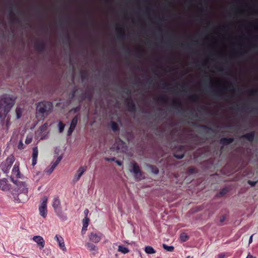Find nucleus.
Segmentation results:
<instances>
[{
    "mask_svg": "<svg viewBox=\"0 0 258 258\" xmlns=\"http://www.w3.org/2000/svg\"><path fill=\"white\" fill-rule=\"evenodd\" d=\"M11 181L17 185L15 192L12 191L14 198L20 203H24L27 201L29 199L27 184L25 182L14 180L13 178H11Z\"/></svg>",
    "mask_w": 258,
    "mask_h": 258,
    "instance_id": "1",
    "label": "nucleus"
},
{
    "mask_svg": "<svg viewBox=\"0 0 258 258\" xmlns=\"http://www.w3.org/2000/svg\"><path fill=\"white\" fill-rule=\"evenodd\" d=\"M15 102V98L8 94L3 95L0 98V119L5 118Z\"/></svg>",
    "mask_w": 258,
    "mask_h": 258,
    "instance_id": "2",
    "label": "nucleus"
},
{
    "mask_svg": "<svg viewBox=\"0 0 258 258\" xmlns=\"http://www.w3.org/2000/svg\"><path fill=\"white\" fill-rule=\"evenodd\" d=\"M53 105L50 101H43L36 104V114L40 119H44L52 110Z\"/></svg>",
    "mask_w": 258,
    "mask_h": 258,
    "instance_id": "3",
    "label": "nucleus"
},
{
    "mask_svg": "<svg viewBox=\"0 0 258 258\" xmlns=\"http://www.w3.org/2000/svg\"><path fill=\"white\" fill-rule=\"evenodd\" d=\"M52 206L53 207L54 212L56 215L62 221L67 219L66 214L63 212L62 207L61 206L60 201L58 197H55L52 202Z\"/></svg>",
    "mask_w": 258,
    "mask_h": 258,
    "instance_id": "4",
    "label": "nucleus"
},
{
    "mask_svg": "<svg viewBox=\"0 0 258 258\" xmlns=\"http://www.w3.org/2000/svg\"><path fill=\"white\" fill-rule=\"evenodd\" d=\"M14 161L15 159L13 156L8 157L4 162L0 164L1 170L3 173L7 174L9 173Z\"/></svg>",
    "mask_w": 258,
    "mask_h": 258,
    "instance_id": "5",
    "label": "nucleus"
},
{
    "mask_svg": "<svg viewBox=\"0 0 258 258\" xmlns=\"http://www.w3.org/2000/svg\"><path fill=\"white\" fill-rule=\"evenodd\" d=\"M48 199L46 197H44L42 199V202L39 207L40 215L43 218H45L47 215V202Z\"/></svg>",
    "mask_w": 258,
    "mask_h": 258,
    "instance_id": "6",
    "label": "nucleus"
},
{
    "mask_svg": "<svg viewBox=\"0 0 258 258\" xmlns=\"http://www.w3.org/2000/svg\"><path fill=\"white\" fill-rule=\"evenodd\" d=\"M130 164L132 165V170L131 172H134L135 174L136 179L141 180L142 176V171L138 164L135 162H131Z\"/></svg>",
    "mask_w": 258,
    "mask_h": 258,
    "instance_id": "7",
    "label": "nucleus"
},
{
    "mask_svg": "<svg viewBox=\"0 0 258 258\" xmlns=\"http://www.w3.org/2000/svg\"><path fill=\"white\" fill-rule=\"evenodd\" d=\"M114 146L116 148L117 151L119 152H123L126 149V145L125 143L120 139L116 140Z\"/></svg>",
    "mask_w": 258,
    "mask_h": 258,
    "instance_id": "8",
    "label": "nucleus"
},
{
    "mask_svg": "<svg viewBox=\"0 0 258 258\" xmlns=\"http://www.w3.org/2000/svg\"><path fill=\"white\" fill-rule=\"evenodd\" d=\"M125 103L127 107V110L129 112L134 113L136 111V105L131 97L126 99Z\"/></svg>",
    "mask_w": 258,
    "mask_h": 258,
    "instance_id": "9",
    "label": "nucleus"
},
{
    "mask_svg": "<svg viewBox=\"0 0 258 258\" xmlns=\"http://www.w3.org/2000/svg\"><path fill=\"white\" fill-rule=\"evenodd\" d=\"M32 239L38 245L40 249H42L45 246V241L43 238L41 236H34L33 237Z\"/></svg>",
    "mask_w": 258,
    "mask_h": 258,
    "instance_id": "10",
    "label": "nucleus"
},
{
    "mask_svg": "<svg viewBox=\"0 0 258 258\" xmlns=\"http://www.w3.org/2000/svg\"><path fill=\"white\" fill-rule=\"evenodd\" d=\"M10 188V184L8 183V180L4 178L0 179V189L6 191Z\"/></svg>",
    "mask_w": 258,
    "mask_h": 258,
    "instance_id": "11",
    "label": "nucleus"
},
{
    "mask_svg": "<svg viewBox=\"0 0 258 258\" xmlns=\"http://www.w3.org/2000/svg\"><path fill=\"white\" fill-rule=\"evenodd\" d=\"M102 234L96 233H91L89 235L90 240L95 243H98L102 238Z\"/></svg>",
    "mask_w": 258,
    "mask_h": 258,
    "instance_id": "12",
    "label": "nucleus"
},
{
    "mask_svg": "<svg viewBox=\"0 0 258 258\" xmlns=\"http://www.w3.org/2000/svg\"><path fill=\"white\" fill-rule=\"evenodd\" d=\"M54 239L57 241L59 245V247L63 250L66 251L67 249L65 247L63 238L59 235H56Z\"/></svg>",
    "mask_w": 258,
    "mask_h": 258,
    "instance_id": "13",
    "label": "nucleus"
},
{
    "mask_svg": "<svg viewBox=\"0 0 258 258\" xmlns=\"http://www.w3.org/2000/svg\"><path fill=\"white\" fill-rule=\"evenodd\" d=\"M62 159V157L61 156H58L55 161L51 165L50 167H49L48 169L46 170V172L48 174H51L55 168L57 166L59 163L60 162Z\"/></svg>",
    "mask_w": 258,
    "mask_h": 258,
    "instance_id": "14",
    "label": "nucleus"
},
{
    "mask_svg": "<svg viewBox=\"0 0 258 258\" xmlns=\"http://www.w3.org/2000/svg\"><path fill=\"white\" fill-rule=\"evenodd\" d=\"M34 47L36 50L39 52H42L46 48V44L43 41H38L35 43Z\"/></svg>",
    "mask_w": 258,
    "mask_h": 258,
    "instance_id": "15",
    "label": "nucleus"
},
{
    "mask_svg": "<svg viewBox=\"0 0 258 258\" xmlns=\"http://www.w3.org/2000/svg\"><path fill=\"white\" fill-rule=\"evenodd\" d=\"M254 136L255 132L254 131H252L241 136V138L246 139L249 142H252L254 140Z\"/></svg>",
    "mask_w": 258,
    "mask_h": 258,
    "instance_id": "16",
    "label": "nucleus"
},
{
    "mask_svg": "<svg viewBox=\"0 0 258 258\" xmlns=\"http://www.w3.org/2000/svg\"><path fill=\"white\" fill-rule=\"evenodd\" d=\"M38 154V150L37 147H35L33 148V152H32V165L33 166H35L37 163V159Z\"/></svg>",
    "mask_w": 258,
    "mask_h": 258,
    "instance_id": "17",
    "label": "nucleus"
},
{
    "mask_svg": "<svg viewBox=\"0 0 258 258\" xmlns=\"http://www.w3.org/2000/svg\"><path fill=\"white\" fill-rule=\"evenodd\" d=\"M234 141V139L233 138H222L220 140V144L226 146L229 145L232 143Z\"/></svg>",
    "mask_w": 258,
    "mask_h": 258,
    "instance_id": "18",
    "label": "nucleus"
},
{
    "mask_svg": "<svg viewBox=\"0 0 258 258\" xmlns=\"http://www.w3.org/2000/svg\"><path fill=\"white\" fill-rule=\"evenodd\" d=\"M172 108L175 110H182L183 105L181 102L178 100H174L172 101Z\"/></svg>",
    "mask_w": 258,
    "mask_h": 258,
    "instance_id": "19",
    "label": "nucleus"
},
{
    "mask_svg": "<svg viewBox=\"0 0 258 258\" xmlns=\"http://www.w3.org/2000/svg\"><path fill=\"white\" fill-rule=\"evenodd\" d=\"M86 168L87 167L84 166H81L79 168V169L77 171V174L76 175L75 177L76 181H78L80 179V177L86 170Z\"/></svg>",
    "mask_w": 258,
    "mask_h": 258,
    "instance_id": "20",
    "label": "nucleus"
},
{
    "mask_svg": "<svg viewBox=\"0 0 258 258\" xmlns=\"http://www.w3.org/2000/svg\"><path fill=\"white\" fill-rule=\"evenodd\" d=\"M233 88V86L231 84L230 85H229L228 87H225L223 89L218 88L216 90H215L213 92V95L214 96L221 97L222 95V91L223 89H227L228 88Z\"/></svg>",
    "mask_w": 258,
    "mask_h": 258,
    "instance_id": "21",
    "label": "nucleus"
},
{
    "mask_svg": "<svg viewBox=\"0 0 258 258\" xmlns=\"http://www.w3.org/2000/svg\"><path fill=\"white\" fill-rule=\"evenodd\" d=\"M12 174L15 176L16 178H20V171L19 170V166L15 164L12 169Z\"/></svg>",
    "mask_w": 258,
    "mask_h": 258,
    "instance_id": "22",
    "label": "nucleus"
},
{
    "mask_svg": "<svg viewBox=\"0 0 258 258\" xmlns=\"http://www.w3.org/2000/svg\"><path fill=\"white\" fill-rule=\"evenodd\" d=\"M116 30L117 32V37L118 39H123L125 38V35L124 31L118 27L116 28Z\"/></svg>",
    "mask_w": 258,
    "mask_h": 258,
    "instance_id": "23",
    "label": "nucleus"
},
{
    "mask_svg": "<svg viewBox=\"0 0 258 258\" xmlns=\"http://www.w3.org/2000/svg\"><path fill=\"white\" fill-rule=\"evenodd\" d=\"M80 97L82 98V100H85L86 99H88L89 101H91L93 97V94L91 92H88L82 94Z\"/></svg>",
    "mask_w": 258,
    "mask_h": 258,
    "instance_id": "24",
    "label": "nucleus"
},
{
    "mask_svg": "<svg viewBox=\"0 0 258 258\" xmlns=\"http://www.w3.org/2000/svg\"><path fill=\"white\" fill-rule=\"evenodd\" d=\"M9 15L10 16V19H11V21L12 22L17 23H19V22H20L19 19L15 17V14H14V13L12 10H10Z\"/></svg>",
    "mask_w": 258,
    "mask_h": 258,
    "instance_id": "25",
    "label": "nucleus"
},
{
    "mask_svg": "<svg viewBox=\"0 0 258 258\" xmlns=\"http://www.w3.org/2000/svg\"><path fill=\"white\" fill-rule=\"evenodd\" d=\"M89 218L87 217H85V218L83 220V228H82V231H86L87 228L89 225Z\"/></svg>",
    "mask_w": 258,
    "mask_h": 258,
    "instance_id": "26",
    "label": "nucleus"
},
{
    "mask_svg": "<svg viewBox=\"0 0 258 258\" xmlns=\"http://www.w3.org/2000/svg\"><path fill=\"white\" fill-rule=\"evenodd\" d=\"M86 246L90 251H97L98 250L97 247L92 243L88 242L86 244Z\"/></svg>",
    "mask_w": 258,
    "mask_h": 258,
    "instance_id": "27",
    "label": "nucleus"
},
{
    "mask_svg": "<svg viewBox=\"0 0 258 258\" xmlns=\"http://www.w3.org/2000/svg\"><path fill=\"white\" fill-rule=\"evenodd\" d=\"M145 251L147 254H154L156 252L155 250L151 246H147L145 247Z\"/></svg>",
    "mask_w": 258,
    "mask_h": 258,
    "instance_id": "28",
    "label": "nucleus"
},
{
    "mask_svg": "<svg viewBox=\"0 0 258 258\" xmlns=\"http://www.w3.org/2000/svg\"><path fill=\"white\" fill-rule=\"evenodd\" d=\"M118 251L119 252H121V253H122L123 254L127 253L130 251L128 248L124 247L123 245H121L118 246Z\"/></svg>",
    "mask_w": 258,
    "mask_h": 258,
    "instance_id": "29",
    "label": "nucleus"
},
{
    "mask_svg": "<svg viewBox=\"0 0 258 258\" xmlns=\"http://www.w3.org/2000/svg\"><path fill=\"white\" fill-rule=\"evenodd\" d=\"M189 99L192 102L198 103L199 102V97L196 94H193L189 96Z\"/></svg>",
    "mask_w": 258,
    "mask_h": 258,
    "instance_id": "30",
    "label": "nucleus"
},
{
    "mask_svg": "<svg viewBox=\"0 0 258 258\" xmlns=\"http://www.w3.org/2000/svg\"><path fill=\"white\" fill-rule=\"evenodd\" d=\"M78 116L76 115L75 117H74L72 119L71 122L70 126L72 127H73L74 128H76V125L78 123Z\"/></svg>",
    "mask_w": 258,
    "mask_h": 258,
    "instance_id": "31",
    "label": "nucleus"
},
{
    "mask_svg": "<svg viewBox=\"0 0 258 258\" xmlns=\"http://www.w3.org/2000/svg\"><path fill=\"white\" fill-rule=\"evenodd\" d=\"M111 127L113 131L114 132H118L119 131L118 125L116 122L114 121L111 122Z\"/></svg>",
    "mask_w": 258,
    "mask_h": 258,
    "instance_id": "32",
    "label": "nucleus"
},
{
    "mask_svg": "<svg viewBox=\"0 0 258 258\" xmlns=\"http://www.w3.org/2000/svg\"><path fill=\"white\" fill-rule=\"evenodd\" d=\"M157 100L159 102L163 103H166L168 101L167 97L165 95H161L159 96L157 98Z\"/></svg>",
    "mask_w": 258,
    "mask_h": 258,
    "instance_id": "33",
    "label": "nucleus"
},
{
    "mask_svg": "<svg viewBox=\"0 0 258 258\" xmlns=\"http://www.w3.org/2000/svg\"><path fill=\"white\" fill-rule=\"evenodd\" d=\"M180 238L181 241L185 242L189 239V236L185 233H182L180 235Z\"/></svg>",
    "mask_w": 258,
    "mask_h": 258,
    "instance_id": "34",
    "label": "nucleus"
},
{
    "mask_svg": "<svg viewBox=\"0 0 258 258\" xmlns=\"http://www.w3.org/2000/svg\"><path fill=\"white\" fill-rule=\"evenodd\" d=\"M149 167L151 170L152 173L155 174H157L159 173V169L157 166L152 165H149Z\"/></svg>",
    "mask_w": 258,
    "mask_h": 258,
    "instance_id": "35",
    "label": "nucleus"
},
{
    "mask_svg": "<svg viewBox=\"0 0 258 258\" xmlns=\"http://www.w3.org/2000/svg\"><path fill=\"white\" fill-rule=\"evenodd\" d=\"M163 247L164 249L170 252L173 251L174 249L173 246H168L166 244H163Z\"/></svg>",
    "mask_w": 258,
    "mask_h": 258,
    "instance_id": "36",
    "label": "nucleus"
},
{
    "mask_svg": "<svg viewBox=\"0 0 258 258\" xmlns=\"http://www.w3.org/2000/svg\"><path fill=\"white\" fill-rule=\"evenodd\" d=\"M58 126L59 133H62L64 130L65 124L62 121H60L58 122Z\"/></svg>",
    "mask_w": 258,
    "mask_h": 258,
    "instance_id": "37",
    "label": "nucleus"
},
{
    "mask_svg": "<svg viewBox=\"0 0 258 258\" xmlns=\"http://www.w3.org/2000/svg\"><path fill=\"white\" fill-rule=\"evenodd\" d=\"M48 127V124L47 123H45L43 125H42L40 127V131L41 133H43L44 132H45Z\"/></svg>",
    "mask_w": 258,
    "mask_h": 258,
    "instance_id": "38",
    "label": "nucleus"
},
{
    "mask_svg": "<svg viewBox=\"0 0 258 258\" xmlns=\"http://www.w3.org/2000/svg\"><path fill=\"white\" fill-rule=\"evenodd\" d=\"M174 156L177 159H182L184 157V154L183 153H174Z\"/></svg>",
    "mask_w": 258,
    "mask_h": 258,
    "instance_id": "39",
    "label": "nucleus"
},
{
    "mask_svg": "<svg viewBox=\"0 0 258 258\" xmlns=\"http://www.w3.org/2000/svg\"><path fill=\"white\" fill-rule=\"evenodd\" d=\"M143 52H144V51L143 50L138 49L136 51V53L137 56L138 57H141L142 56Z\"/></svg>",
    "mask_w": 258,
    "mask_h": 258,
    "instance_id": "40",
    "label": "nucleus"
},
{
    "mask_svg": "<svg viewBox=\"0 0 258 258\" xmlns=\"http://www.w3.org/2000/svg\"><path fill=\"white\" fill-rule=\"evenodd\" d=\"M75 128L73 127H72V126H70L68 131V133H67V135L68 136H70L72 135L73 132H74V131L75 130Z\"/></svg>",
    "mask_w": 258,
    "mask_h": 258,
    "instance_id": "41",
    "label": "nucleus"
},
{
    "mask_svg": "<svg viewBox=\"0 0 258 258\" xmlns=\"http://www.w3.org/2000/svg\"><path fill=\"white\" fill-rule=\"evenodd\" d=\"M187 172L190 174L195 173L196 169L194 167H189L187 170Z\"/></svg>",
    "mask_w": 258,
    "mask_h": 258,
    "instance_id": "42",
    "label": "nucleus"
},
{
    "mask_svg": "<svg viewBox=\"0 0 258 258\" xmlns=\"http://www.w3.org/2000/svg\"><path fill=\"white\" fill-rule=\"evenodd\" d=\"M249 94L251 95H256L258 94V89H255L253 90H251L249 91Z\"/></svg>",
    "mask_w": 258,
    "mask_h": 258,
    "instance_id": "43",
    "label": "nucleus"
},
{
    "mask_svg": "<svg viewBox=\"0 0 258 258\" xmlns=\"http://www.w3.org/2000/svg\"><path fill=\"white\" fill-rule=\"evenodd\" d=\"M77 91V90L76 88L73 89V90L72 91V92L71 94V97H70L71 99H73L75 97V94H76Z\"/></svg>",
    "mask_w": 258,
    "mask_h": 258,
    "instance_id": "44",
    "label": "nucleus"
},
{
    "mask_svg": "<svg viewBox=\"0 0 258 258\" xmlns=\"http://www.w3.org/2000/svg\"><path fill=\"white\" fill-rule=\"evenodd\" d=\"M228 190L226 188H223L222 189V190L220 192V195L222 196H224L227 192Z\"/></svg>",
    "mask_w": 258,
    "mask_h": 258,
    "instance_id": "45",
    "label": "nucleus"
},
{
    "mask_svg": "<svg viewBox=\"0 0 258 258\" xmlns=\"http://www.w3.org/2000/svg\"><path fill=\"white\" fill-rule=\"evenodd\" d=\"M16 114H17V118H20V117L21 116V112L20 111V109H18V108L16 109Z\"/></svg>",
    "mask_w": 258,
    "mask_h": 258,
    "instance_id": "46",
    "label": "nucleus"
},
{
    "mask_svg": "<svg viewBox=\"0 0 258 258\" xmlns=\"http://www.w3.org/2000/svg\"><path fill=\"white\" fill-rule=\"evenodd\" d=\"M23 146L24 145L23 144L22 141L21 140L18 146V149L20 150L23 149L24 148Z\"/></svg>",
    "mask_w": 258,
    "mask_h": 258,
    "instance_id": "47",
    "label": "nucleus"
},
{
    "mask_svg": "<svg viewBox=\"0 0 258 258\" xmlns=\"http://www.w3.org/2000/svg\"><path fill=\"white\" fill-rule=\"evenodd\" d=\"M115 157H112V158H108L106 157L105 158V160L106 161H115Z\"/></svg>",
    "mask_w": 258,
    "mask_h": 258,
    "instance_id": "48",
    "label": "nucleus"
},
{
    "mask_svg": "<svg viewBox=\"0 0 258 258\" xmlns=\"http://www.w3.org/2000/svg\"><path fill=\"white\" fill-rule=\"evenodd\" d=\"M247 183L250 185L251 186H254L256 184V181H253L251 180H248Z\"/></svg>",
    "mask_w": 258,
    "mask_h": 258,
    "instance_id": "49",
    "label": "nucleus"
},
{
    "mask_svg": "<svg viewBox=\"0 0 258 258\" xmlns=\"http://www.w3.org/2000/svg\"><path fill=\"white\" fill-rule=\"evenodd\" d=\"M32 139L31 138H29L28 137H27L26 140H25V143L27 144H29L32 142Z\"/></svg>",
    "mask_w": 258,
    "mask_h": 258,
    "instance_id": "50",
    "label": "nucleus"
},
{
    "mask_svg": "<svg viewBox=\"0 0 258 258\" xmlns=\"http://www.w3.org/2000/svg\"><path fill=\"white\" fill-rule=\"evenodd\" d=\"M80 110V106H77L76 107H75L72 109V111H73L75 113H76L78 112Z\"/></svg>",
    "mask_w": 258,
    "mask_h": 258,
    "instance_id": "51",
    "label": "nucleus"
},
{
    "mask_svg": "<svg viewBox=\"0 0 258 258\" xmlns=\"http://www.w3.org/2000/svg\"><path fill=\"white\" fill-rule=\"evenodd\" d=\"M225 219H226V216L224 215H223L220 218V222L222 223L225 221Z\"/></svg>",
    "mask_w": 258,
    "mask_h": 258,
    "instance_id": "52",
    "label": "nucleus"
},
{
    "mask_svg": "<svg viewBox=\"0 0 258 258\" xmlns=\"http://www.w3.org/2000/svg\"><path fill=\"white\" fill-rule=\"evenodd\" d=\"M225 257V254L224 253H221L218 255V258H224Z\"/></svg>",
    "mask_w": 258,
    "mask_h": 258,
    "instance_id": "53",
    "label": "nucleus"
},
{
    "mask_svg": "<svg viewBox=\"0 0 258 258\" xmlns=\"http://www.w3.org/2000/svg\"><path fill=\"white\" fill-rule=\"evenodd\" d=\"M250 112H258V108L257 107L252 108L251 109V110H250Z\"/></svg>",
    "mask_w": 258,
    "mask_h": 258,
    "instance_id": "54",
    "label": "nucleus"
},
{
    "mask_svg": "<svg viewBox=\"0 0 258 258\" xmlns=\"http://www.w3.org/2000/svg\"><path fill=\"white\" fill-rule=\"evenodd\" d=\"M231 109H236L238 111H240V109L238 107V105H236V106H233L231 107Z\"/></svg>",
    "mask_w": 258,
    "mask_h": 258,
    "instance_id": "55",
    "label": "nucleus"
},
{
    "mask_svg": "<svg viewBox=\"0 0 258 258\" xmlns=\"http://www.w3.org/2000/svg\"><path fill=\"white\" fill-rule=\"evenodd\" d=\"M116 163L119 166H121L122 164V162L120 160H115Z\"/></svg>",
    "mask_w": 258,
    "mask_h": 258,
    "instance_id": "56",
    "label": "nucleus"
},
{
    "mask_svg": "<svg viewBox=\"0 0 258 258\" xmlns=\"http://www.w3.org/2000/svg\"><path fill=\"white\" fill-rule=\"evenodd\" d=\"M201 127L204 129L211 130V128L210 127H208L207 125H201Z\"/></svg>",
    "mask_w": 258,
    "mask_h": 258,
    "instance_id": "57",
    "label": "nucleus"
},
{
    "mask_svg": "<svg viewBox=\"0 0 258 258\" xmlns=\"http://www.w3.org/2000/svg\"><path fill=\"white\" fill-rule=\"evenodd\" d=\"M63 42H64V43H70V39L68 36L67 37L66 41H64Z\"/></svg>",
    "mask_w": 258,
    "mask_h": 258,
    "instance_id": "58",
    "label": "nucleus"
},
{
    "mask_svg": "<svg viewBox=\"0 0 258 258\" xmlns=\"http://www.w3.org/2000/svg\"><path fill=\"white\" fill-rule=\"evenodd\" d=\"M86 75V72H83L82 73V79H85Z\"/></svg>",
    "mask_w": 258,
    "mask_h": 258,
    "instance_id": "59",
    "label": "nucleus"
},
{
    "mask_svg": "<svg viewBox=\"0 0 258 258\" xmlns=\"http://www.w3.org/2000/svg\"><path fill=\"white\" fill-rule=\"evenodd\" d=\"M162 82H163V83L162 84L163 88H165V87L168 86L169 84L163 81H162Z\"/></svg>",
    "mask_w": 258,
    "mask_h": 258,
    "instance_id": "60",
    "label": "nucleus"
},
{
    "mask_svg": "<svg viewBox=\"0 0 258 258\" xmlns=\"http://www.w3.org/2000/svg\"><path fill=\"white\" fill-rule=\"evenodd\" d=\"M246 258H256L255 256H253V255L249 254L247 255Z\"/></svg>",
    "mask_w": 258,
    "mask_h": 258,
    "instance_id": "61",
    "label": "nucleus"
},
{
    "mask_svg": "<svg viewBox=\"0 0 258 258\" xmlns=\"http://www.w3.org/2000/svg\"><path fill=\"white\" fill-rule=\"evenodd\" d=\"M84 213L86 215V217L87 216V215L89 213V210L88 209H86L85 211H84Z\"/></svg>",
    "mask_w": 258,
    "mask_h": 258,
    "instance_id": "62",
    "label": "nucleus"
},
{
    "mask_svg": "<svg viewBox=\"0 0 258 258\" xmlns=\"http://www.w3.org/2000/svg\"><path fill=\"white\" fill-rule=\"evenodd\" d=\"M252 241V235H251L249 238V243H251Z\"/></svg>",
    "mask_w": 258,
    "mask_h": 258,
    "instance_id": "63",
    "label": "nucleus"
},
{
    "mask_svg": "<svg viewBox=\"0 0 258 258\" xmlns=\"http://www.w3.org/2000/svg\"><path fill=\"white\" fill-rule=\"evenodd\" d=\"M125 93L126 94H129L130 93V92L129 91L128 89H126V91L125 92Z\"/></svg>",
    "mask_w": 258,
    "mask_h": 258,
    "instance_id": "64",
    "label": "nucleus"
}]
</instances>
